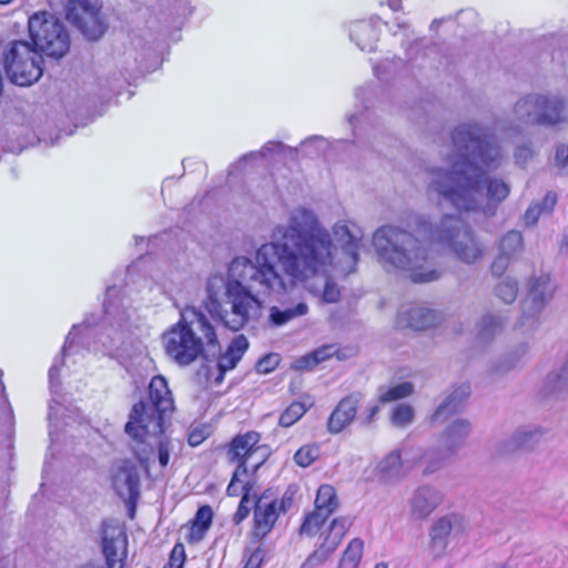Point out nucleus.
I'll return each instance as SVG.
<instances>
[{
    "label": "nucleus",
    "mask_w": 568,
    "mask_h": 568,
    "mask_svg": "<svg viewBox=\"0 0 568 568\" xmlns=\"http://www.w3.org/2000/svg\"><path fill=\"white\" fill-rule=\"evenodd\" d=\"M363 237L352 221H337L331 233L313 210L293 207L253 258L236 256L226 276L209 277L206 308L225 327L240 331L258 316L263 298L287 293L315 275L354 273Z\"/></svg>",
    "instance_id": "1"
},
{
    "label": "nucleus",
    "mask_w": 568,
    "mask_h": 568,
    "mask_svg": "<svg viewBox=\"0 0 568 568\" xmlns=\"http://www.w3.org/2000/svg\"><path fill=\"white\" fill-rule=\"evenodd\" d=\"M442 154L447 166L428 170V192L458 211L494 215L510 189L503 180L489 178L505 158L489 129L476 121L457 125L450 133V149L443 150Z\"/></svg>",
    "instance_id": "2"
},
{
    "label": "nucleus",
    "mask_w": 568,
    "mask_h": 568,
    "mask_svg": "<svg viewBox=\"0 0 568 568\" xmlns=\"http://www.w3.org/2000/svg\"><path fill=\"white\" fill-rule=\"evenodd\" d=\"M165 354L180 366H189L197 358L206 361L219 356L216 375L209 377L214 385H220L226 372L235 368L248 348L244 335L235 336L226 351L221 354V345L214 325L206 315L195 307H186L181 318L162 335Z\"/></svg>",
    "instance_id": "3"
},
{
    "label": "nucleus",
    "mask_w": 568,
    "mask_h": 568,
    "mask_svg": "<svg viewBox=\"0 0 568 568\" xmlns=\"http://www.w3.org/2000/svg\"><path fill=\"white\" fill-rule=\"evenodd\" d=\"M373 246L385 267L404 272L414 283H429L440 277L428 247L398 226L385 225L376 230Z\"/></svg>",
    "instance_id": "4"
},
{
    "label": "nucleus",
    "mask_w": 568,
    "mask_h": 568,
    "mask_svg": "<svg viewBox=\"0 0 568 568\" xmlns=\"http://www.w3.org/2000/svg\"><path fill=\"white\" fill-rule=\"evenodd\" d=\"M173 408V397L166 379L161 375L153 377L149 384L148 400L133 405L125 424V433L139 444L151 445V439L163 433L165 415Z\"/></svg>",
    "instance_id": "5"
},
{
    "label": "nucleus",
    "mask_w": 568,
    "mask_h": 568,
    "mask_svg": "<svg viewBox=\"0 0 568 568\" xmlns=\"http://www.w3.org/2000/svg\"><path fill=\"white\" fill-rule=\"evenodd\" d=\"M513 114L524 124L561 128L568 124V101L559 94L530 93L516 101Z\"/></svg>",
    "instance_id": "6"
},
{
    "label": "nucleus",
    "mask_w": 568,
    "mask_h": 568,
    "mask_svg": "<svg viewBox=\"0 0 568 568\" xmlns=\"http://www.w3.org/2000/svg\"><path fill=\"white\" fill-rule=\"evenodd\" d=\"M429 240L446 245L463 263L474 264L483 258L485 245L458 216L447 215L429 231Z\"/></svg>",
    "instance_id": "7"
},
{
    "label": "nucleus",
    "mask_w": 568,
    "mask_h": 568,
    "mask_svg": "<svg viewBox=\"0 0 568 568\" xmlns=\"http://www.w3.org/2000/svg\"><path fill=\"white\" fill-rule=\"evenodd\" d=\"M29 32L36 48L48 57L61 58L69 51L70 40L65 27L50 12L39 11L31 16Z\"/></svg>",
    "instance_id": "8"
},
{
    "label": "nucleus",
    "mask_w": 568,
    "mask_h": 568,
    "mask_svg": "<svg viewBox=\"0 0 568 568\" xmlns=\"http://www.w3.org/2000/svg\"><path fill=\"white\" fill-rule=\"evenodd\" d=\"M42 55L26 41H16L4 57L6 72L20 87L37 82L42 73Z\"/></svg>",
    "instance_id": "9"
},
{
    "label": "nucleus",
    "mask_w": 568,
    "mask_h": 568,
    "mask_svg": "<svg viewBox=\"0 0 568 568\" xmlns=\"http://www.w3.org/2000/svg\"><path fill=\"white\" fill-rule=\"evenodd\" d=\"M420 458L422 453L413 444L403 442L378 462L375 475L382 483L399 480Z\"/></svg>",
    "instance_id": "10"
},
{
    "label": "nucleus",
    "mask_w": 568,
    "mask_h": 568,
    "mask_svg": "<svg viewBox=\"0 0 568 568\" xmlns=\"http://www.w3.org/2000/svg\"><path fill=\"white\" fill-rule=\"evenodd\" d=\"M67 19L89 40L100 39L106 30L101 7L90 0H70L67 6Z\"/></svg>",
    "instance_id": "11"
},
{
    "label": "nucleus",
    "mask_w": 568,
    "mask_h": 568,
    "mask_svg": "<svg viewBox=\"0 0 568 568\" xmlns=\"http://www.w3.org/2000/svg\"><path fill=\"white\" fill-rule=\"evenodd\" d=\"M470 429L469 420L464 418L454 419L440 434L436 452H427L426 458L430 465L426 468V473L435 471L447 457L456 454L468 437Z\"/></svg>",
    "instance_id": "12"
},
{
    "label": "nucleus",
    "mask_w": 568,
    "mask_h": 568,
    "mask_svg": "<svg viewBox=\"0 0 568 568\" xmlns=\"http://www.w3.org/2000/svg\"><path fill=\"white\" fill-rule=\"evenodd\" d=\"M555 285L547 274L531 277L527 296L520 305V324L532 326L542 313L547 303L552 298Z\"/></svg>",
    "instance_id": "13"
},
{
    "label": "nucleus",
    "mask_w": 568,
    "mask_h": 568,
    "mask_svg": "<svg viewBox=\"0 0 568 568\" xmlns=\"http://www.w3.org/2000/svg\"><path fill=\"white\" fill-rule=\"evenodd\" d=\"M285 511L283 500L268 499L265 496L255 501L251 539L261 542L274 528L280 514Z\"/></svg>",
    "instance_id": "14"
},
{
    "label": "nucleus",
    "mask_w": 568,
    "mask_h": 568,
    "mask_svg": "<svg viewBox=\"0 0 568 568\" xmlns=\"http://www.w3.org/2000/svg\"><path fill=\"white\" fill-rule=\"evenodd\" d=\"M102 551L108 568H123L128 555V538L120 525L103 523Z\"/></svg>",
    "instance_id": "15"
},
{
    "label": "nucleus",
    "mask_w": 568,
    "mask_h": 568,
    "mask_svg": "<svg viewBox=\"0 0 568 568\" xmlns=\"http://www.w3.org/2000/svg\"><path fill=\"white\" fill-rule=\"evenodd\" d=\"M351 525L352 520L348 517L335 518L331 523L328 534L325 536L323 542L306 558L303 567L313 568L326 562L341 545Z\"/></svg>",
    "instance_id": "16"
},
{
    "label": "nucleus",
    "mask_w": 568,
    "mask_h": 568,
    "mask_svg": "<svg viewBox=\"0 0 568 568\" xmlns=\"http://www.w3.org/2000/svg\"><path fill=\"white\" fill-rule=\"evenodd\" d=\"M444 494L429 485L419 486L412 494L408 505L409 514L414 519H426L443 503Z\"/></svg>",
    "instance_id": "17"
},
{
    "label": "nucleus",
    "mask_w": 568,
    "mask_h": 568,
    "mask_svg": "<svg viewBox=\"0 0 568 568\" xmlns=\"http://www.w3.org/2000/svg\"><path fill=\"white\" fill-rule=\"evenodd\" d=\"M468 529V521L458 514H450L437 519L430 527L429 537L433 548L444 550L449 536L463 535Z\"/></svg>",
    "instance_id": "18"
},
{
    "label": "nucleus",
    "mask_w": 568,
    "mask_h": 568,
    "mask_svg": "<svg viewBox=\"0 0 568 568\" xmlns=\"http://www.w3.org/2000/svg\"><path fill=\"white\" fill-rule=\"evenodd\" d=\"M260 438L261 435L256 432L235 436L227 448L230 462L244 465L247 468L251 458L263 448L258 446Z\"/></svg>",
    "instance_id": "19"
},
{
    "label": "nucleus",
    "mask_w": 568,
    "mask_h": 568,
    "mask_svg": "<svg viewBox=\"0 0 568 568\" xmlns=\"http://www.w3.org/2000/svg\"><path fill=\"white\" fill-rule=\"evenodd\" d=\"M361 400L359 393L344 397L328 417L327 432L331 434L343 432L355 418Z\"/></svg>",
    "instance_id": "20"
},
{
    "label": "nucleus",
    "mask_w": 568,
    "mask_h": 568,
    "mask_svg": "<svg viewBox=\"0 0 568 568\" xmlns=\"http://www.w3.org/2000/svg\"><path fill=\"white\" fill-rule=\"evenodd\" d=\"M112 485L118 495L133 499L139 494L138 468L128 460L121 462L114 469Z\"/></svg>",
    "instance_id": "21"
},
{
    "label": "nucleus",
    "mask_w": 568,
    "mask_h": 568,
    "mask_svg": "<svg viewBox=\"0 0 568 568\" xmlns=\"http://www.w3.org/2000/svg\"><path fill=\"white\" fill-rule=\"evenodd\" d=\"M439 322L437 312L425 307H412L402 312L398 316V324L410 327L415 331L427 329Z\"/></svg>",
    "instance_id": "22"
},
{
    "label": "nucleus",
    "mask_w": 568,
    "mask_h": 568,
    "mask_svg": "<svg viewBox=\"0 0 568 568\" xmlns=\"http://www.w3.org/2000/svg\"><path fill=\"white\" fill-rule=\"evenodd\" d=\"M542 432L538 427L523 426L517 428L508 438L500 445L501 454H510L519 448L530 444L536 438L540 437Z\"/></svg>",
    "instance_id": "23"
},
{
    "label": "nucleus",
    "mask_w": 568,
    "mask_h": 568,
    "mask_svg": "<svg viewBox=\"0 0 568 568\" xmlns=\"http://www.w3.org/2000/svg\"><path fill=\"white\" fill-rule=\"evenodd\" d=\"M160 435H156L153 439H151V445L148 443L139 444L134 440V453L140 463H145L149 459V455L153 452V447L156 445L158 447V457L159 463L162 467H165L169 464L170 455L172 452V443L169 440H160Z\"/></svg>",
    "instance_id": "24"
},
{
    "label": "nucleus",
    "mask_w": 568,
    "mask_h": 568,
    "mask_svg": "<svg viewBox=\"0 0 568 568\" xmlns=\"http://www.w3.org/2000/svg\"><path fill=\"white\" fill-rule=\"evenodd\" d=\"M470 394V387L467 384L455 387L446 399L437 407L432 416V420L438 422L446 415L457 412Z\"/></svg>",
    "instance_id": "25"
},
{
    "label": "nucleus",
    "mask_w": 568,
    "mask_h": 568,
    "mask_svg": "<svg viewBox=\"0 0 568 568\" xmlns=\"http://www.w3.org/2000/svg\"><path fill=\"white\" fill-rule=\"evenodd\" d=\"M308 306L303 300H298L290 305L283 304L281 307L273 306L270 310V321L276 326L285 325L294 318L306 315Z\"/></svg>",
    "instance_id": "26"
},
{
    "label": "nucleus",
    "mask_w": 568,
    "mask_h": 568,
    "mask_svg": "<svg viewBox=\"0 0 568 568\" xmlns=\"http://www.w3.org/2000/svg\"><path fill=\"white\" fill-rule=\"evenodd\" d=\"M351 39L356 42L363 51H372L377 41V32L372 22L359 21L351 28Z\"/></svg>",
    "instance_id": "27"
},
{
    "label": "nucleus",
    "mask_w": 568,
    "mask_h": 568,
    "mask_svg": "<svg viewBox=\"0 0 568 568\" xmlns=\"http://www.w3.org/2000/svg\"><path fill=\"white\" fill-rule=\"evenodd\" d=\"M529 352V345L526 342L515 345L495 366L496 374H505L518 368Z\"/></svg>",
    "instance_id": "28"
},
{
    "label": "nucleus",
    "mask_w": 568,
    "mask_h": 568,
    "mask_svg": "<svg viewBox=\"0 0 568 568\" xmlns=\"http://www.w3.org/2000/svg\"><path fill=\"white\" fill-rule=\"evenodd\" d=\"M213 519V510L209 505H204L199 508L195 514V517L192 521V526L190 529L189 540L191 542L201 541L207 530L211 527Z\"/></svg>",
    "instance_id": "29"
},
{
    "label": "nucleus",
    "mask_w": 568,
    "mask_h": 568,
    "mask_svg": "<svg viewBox=\"0 0 568 568\" xmlns=\"http://www.w3.org/2000/svg\"><path fill=\"white\" fill-rule=\"evenodd\" d=\"M119 325L121 326L120 331L110 328L102 339V344L111 353L123 349L126 343L131 339V332L129 331V327L122 323V317L120 318Z\"/></svg>",
    "instance_id": "30"
},
{
    "label": "nucleus",
    "mask_w": 568,
    "mask_h": 568,
    "mask_svg": "<svg viewBox=\"0 0 568 568\" xmlns=\"http://www.w3.org/2000/svg\"><path fill=\"white\" fill-rule=\"evenodd\" d=\"M332 276H342L341 274H336V273H329L327 275H315V277H321L323 278V287L320 288V287H310V291L321 297V300L325 303H336L338 302L339 297H341V291H339V287L337 286V284L335 282H333L331 280ZM313 280V277H312ZM311 281V278L308 280Z\"/></svg>",
    "instance_id": "31"
},
{
    "label": "nucleus",
    "mask_w": 568,
    "mask_h": 568,
    "mask_svg": "<svg viewBox=\"0 0 568 568\" xmlns=\"http://www.w3.org/2000/svg\"><path fill=\"white\" fill-rule=\"evenodd\" d=\"M414 393V385L410 382H403L394 386H381L378 388V402L386 404L410 396Z\"/></svg>",
    "instance_id": "32"
},
{
    "label": "nucleus",
    "mask_w": 568,
    "mask_h": 568,
    "mask_svg": "<svg viewBox=\"0 0 568 568\" xmlns=\"http://www.w3.org/2000/svg\"><path fill=\"white\" fill-rule=\"evenodd\" d=\"M337 507L338 501L334 487L331 485L320 486L315 498V509L331 516Z\"/></svg>",
    "instance_id": "33"
},
{
    "label": "nucleus",
    "mask_w": 568,
    "mask_h": 568,
    "mask_svg": "<svg viewBox=\"0 0 568 568\" xmlns=\"http://www.w3.org/2000/svg\"><path fill=\"white\" fill-rule=\"evenodd\" d=\"M312 406L311 399L293 402L280 416L278 424L283 427L294 425Z\"/></svg>",
    "instance_id": "34"
},
{
    "label": "nucleus",
    "mask_w": 568,
    "mask_h": 568,
    "mask_svg": "<svg viewBox=\"0 0 568 568\" xmlns=\"http://www.w3.org/2000/svg\"><path fill=\"white\" fill-rule=\"evenodd\" d=\"M363 551L364 541L359 538L352 539L343 552L338 568H358Z\"/></svg>",
    "instance_id": "35"
},
{
    "label": "nucleus",
    "mask_w": 568,
    "mask_h": 568,
    "mask_svg": "<svg viewBox=\"0 0 568 568\" xmlns=\"http://www.w3.org/2000/svg\"><path fill=\"white\" fill-rule=\"evenodd\" d=\"M556 202H557V195L555 193L548 192L545 195L541 204H539V203L531 204L527 209L525 216H524L526 225H528V226L535 225L537 223L540 214L542 212H550L554 209V206L556 205Z\"/></svg>",
    "instance_id": "36"
},
{
    "label": "nucleus",
    "mask_w": 568,
    "mask_h": 568,
    "mask_svg": "<svg viewBox=\"0 0 568 568\" xmlns=\"http://www.w3.org/2000/svg\"><path fill=\"white\" fill-rule=\"evenodd\" d=\"M335 354H336V348L334 345L322 346V347L315 349L314 352H312L311 354L302 357L297 362L298 368L312 369L320 363H322L328 358H332Z\"/></svg>",
    "instance_id": "37"
},
{
    "label": "nucleus",
    "mask_w": 568,
    "mask_h": 568,
    "mask_svg": "<svg viewBox=\"0 0 568 568\" xmlns=\"http://www.w3.org/2000/svg\"><path fill=\"white\" fill-rule=\"evenodd\" d=\"M328 517L329 515L314 509V511L305 516L298 529V534L301 536L314 537Z\"/></svg>",
    "instance_id": "38"
},
{
    "label": "nucleus",
    "mask_w": 568,
    "mask_h": 568,
    "mask_svg": "<svg viewBox=\"0 0 568 568\" xmlns=\"http://www.w3.org/2000/svg\"><path fill=\"white\" fill-rule=\"evenodd\" d=\"M523 248V236L518 231H509L499 242V250L503 255L511 257Z\"/></svg>",
    "instance_id": "39"
},
{
    "label": "nucleus",
    "mask_w": 568,
    "mask_h": 568,
    "mask_svg": "<svg viewBox=\"0 0 568 568\" xmlns=\"http://www.w3.org/2000/svg\"><path fill=\"white\" fill-rule=\"evenodd\" d=\"M501 321L499 317L491 314H486L481 317L478 324V337L483 342H487L495 336V334L499 331Z\"/></svg>",
    "instance_id": "40"
},
{
    "label": "nucleus",
    "mask_w": 568,
    "mask_h": 568,
    "mask_svg": "<svg viewBox=\"0 0 568 568\" xmlns=\"http://www.w3.org/2000/svg\"><path fill=\"white\" fill-rule=\"evenodd\" d=\"M496 296L506 304H511L518 294V283L511 277H505L495 287Z\"/></svg>",
    "instance_id": "41"
},
{
    "label": "nucleus",
    "mask_w": 568,
    "mask_h": 568,
    "mask_svg": "<svg viewBox=\"0 0 568 568\" xmlns=\"http://www.w3.org/2000/svg\"><path fill=\"white\" fill-rule=\"evenodd\" d=\"M415 412L408 404H399L392 410L390 420L396 427H407L414 422Z\"/></svg>",
    "instance_id": "42"
},
{
    "label": "nucleus",
    "mask_w": 568,
    "mask_h": 568,
    "mask_svg": "<svg viewBox=\"0 0 568 568\" xmlns=\"http://www.w3.org/2000/svg\"><path fill=\"white\" fill-rule=\"evenodd\" d=\"M247 470L248 469L244 467V465H237L236 469L234 470L232 480L226 488L229 496H237L241 493H245L243 486L245 484L250 486L248 481L245 480L247 477Z\"/></svg>",
    "instance_id": "43"
},
{
    "label": "nucleus",
    "mask_w": 568,
    "mask_h": 568,
    "mask_svg": "<svg viewBox=\"0 0 568 568\" xmlns=\"http://www.w3.org/2000/svg\"><path fill=\"white\" fill-rule=\"evenodd\" d=\"M318 457V447L304 445L294 455L295 463L301 467L310 466Z\"/></svg>",
    "instance_id": "44"
},
{
    "label": "nucleus",
    "mask_w": 568,
    "mask_h": 568,
    "mask_svg": "<svg viewBox=\"0 0 568 568\" xmlns=\"http://www.w3.org/2000/svg\"><path fill=\"white\" fill-rule=\"evenodd\" d=\"M243 489L245 490V493L242 496V499L240 501L237 510H236V513L234 514V517H233V520H234V523L236 525L242 523L244 519H246L247 516L250 515V511H251V507L247 505L250 503V499H251L250 498L251 486L245 484L243 486Z\"/></svg>",
    "instance_id": "45"
},
{
    "label": "nucleus",
    "mask_w": 568,
    "mask_h": 568,
    "mask_svg": "<svg viewBox=\"0 0 568 568\" xmlns=\"http://www.w3.org/2000/svg\"><path fill=\"white\" fill-rule=\"evenodd\" d=\"M184 560V546L182 544H176L171 551L169 562L163 568H183Z\"/></svg>",
    "instance_id": "46"
},
{
    "label": "nucleus",
    "mask_w": 568,
    "mask_h": 568,
    "mask_svg": "<svg viewBox=\"0 0 568 568\" xmlns=\"http://www.w3.org/2000/svg\"><path fill=\"white\" fill-rule=\"evenodd\" d=\"M280 364L277 354H268L257 362L256 368L260 373L267 374L274 371Z\"/></svg>",
    "instance_id": "47"
},
{
    "label": "nucleus",
    "mask_w": 568,
    "mask_h": 568,
    "mask_svg": "<svg viewBox=\"0 0 568 568\" xmlns=\"http://www.w3.org/2000/svg\"><path fill=\"white\" fill-rule=\"evenodd\" d=\"M555 160L562 173L568 174V145L561 144L556 149Z\"/></svg>",
    "instance_id": "48"
},
{
    "label": "nucleus",
    "mask_w": 568,
    "mask_h": 568,
    "mask_svg": "<svg viewBox=\"0 0 568 568\" xmlns=\"http://www.w3.org/2000/svg\"><path fill=\"white\" fill-rule=\"evenodd\" d=\"M510 258L507 255L499 254L491 264V273L495 276H500L507 270Z\"/></svg>",
    "instance_id": "49"
},
{
    "label": "nucleus",
    "mask_w": 568,
    "mask_h": 568,
    "mask_svg": "<svg viewBox=\"0 0 568 568\" xmlns=\"http://www.w3.org/2000/svg\"><path fill=\"white\" fill-rule=\"evenodd\" d=\"M532 156H534V150L530 144L520 145L515 151V159L520 164H525Z\"/></svg>",
    "instance_id": "50"
},
{
    "label": "nucleus",
    "mask_w": 568,
    "mask_h": 568,
    "mask_svg": "<svg viewBox=\"0 0 568 568\" xmlns=\"http://www.w3.org/2000/svg\"><path fill=\"white\" fill-rule=\"evenodd\" d=\"M205 437H206V435H205V433L203 430L194 429L189 435V444L192 447H196V446L201 445L204 442Z\"/></svg>",
    "instance_id": "51"
},
{
    "label": "nucleus",
    "mask_w": 568,
    "mask_h": 568,
    "mask_svg": "<svg viewBox=\"0 0 568 568\" xmlns=\"http://www.w3.org/2000/svg\"><path fill=\"white\" fill-rule=\"evenodd\" d=\"M262 561V550L260 548L255 549L251 555L248 561L243 568H260Z\"/></svg>",
    "instance_id": "52"
},
{
    "label": "nucleus",
    "mask_w": 568,
    "mask_h": 568,
    "mask_svg": "<svg viewBox=\"0 0 568 568\" xmlns=\"http://www.w3.org/2000/svg\"><path fill=\"white\" fill-rule=\"evenodd\" d=\"M378 412H379V407L377 405L372 406L368 410V415H367L365 422L367 424L372 423L374 420L375 416L378 414Z\"/></svg>",
    "instance_id": "53"
},
{
    "label": "nucleus",
    "mask_w": 568,
    "mask_h": 568,
    "mask_svg": "<svg viewBox=\"0 0 568 568\" xmlns=\"http://www.w3.org/2000/svg\"><path fill=\"white\" fill-rule=\"evenodd\" d=\"M280 148V144L278 143H274V142H270L267 143L264 148H263V151L261 152L262 155L265 154L266 151H273L275 149Z\"/></svg>",
    "instance_id": "54"
},
{
    "label": "nucleus",
    "mask_w": 568,
    "mask_h": 568,
    "mask_svg": "<svg viewBox=\"0 0 568 568\" xmlns=\"http://www.w3.org/2000/svg\"><path fill=\"white\" fill-rule=\"evenodd\" d=\"M77 329H78V327L73 326L72 331L69 333V335L67 337L65 344H69V345L72 344L73 336L75 335Z\"/></svg>",
    "instance_id": "55"
},
{
    "label": "nucleus",
    "mask_w": 568,
    "mask_h": 568,
    "mask_svg": "<svg viewBox=\"0 0 568 568\" xmlns=\"http://www.w3.org/2000/svg\"><path fill=\"white\" fill-rule=\"evenodd\" d=\"M57 374H58V368L55 365H52L51 368L49 369L50 379L52 381Z\"/></svg>",
    "instance_id": "56"
},
{
    "label": "nucleus",
    "mask_w": 568,
    "mask_h": 568,
    "mask_svg": "<svg viewBox=\"0 0 568 568\" xmlns=\"http://www.w3.org/2000/svg\"><path fill=\"white\" fill-rule=\"evenodd\" d=\"M79 568H103L102 566L100 565H94V564H87V565H83Z\"/></svg>",
    "instance_id": "57"
},
{
    "label": "nucleus",
    "mask_w": 568,
    "mask_h": 568,
    "mask_svg": "<svg viewBox=\"0 0 568 568\" xmlns=\"http://www.w3.org/2000/svg\"><path fill=\"white\" fill-rule=\"evenodd\" d=\"M256 156H257V153H250V154L244 155V156L241 159V161H245V160H246V159H248V158H256Z\"/></svg>",
    "instance_id": "58"
},
{
    "label": "nucleus",
    "mask_w": 568,
    "mask_h": 568,
    "mask_svg": "<svg viewBox=\"0 0 568 568\" xmlns=\"http://www.w3.org/2000/svg\"><path fill=\"white\" fill-rule=\"evenodd\" d=\"M263 460H264V459H262V460H260V462H256V463L252 464V465H251V466H252V468H253L254 470H256V469L261 466V464L263 463Z\"/></svg>",
    "instance_id": "59"
},
{
    "label": "nucleus",
    "mask_w": 568,
    "mask_h": 568,
    "mask_svg": "<svg viewBox=\"0 0 568 568\" xmlns=\"http://www.w3.org/2000/svg\"><path fill=\"white\" fill-rule=\"evenodd\" d=\"M375 568H388V566L385 562H378Z\"/></svg>",
    "instance_id": "60"
},
{
    "label": "nucleus",
    "mask_w": 568,
    "mask_h": 568,
    "mask_svg": "<svg viewBox=\"0 0 568 568\" xmlns=\"http://www.w3.org/2000/svg\"><path fill=\"white\" fill-rule=\"evenodd\" d=\"M105 312H106L108 314H111V315H113V314H114V312L111 310V306H110V305H106V306H105Z\"/></svg>",
    "instance_id": "61"
},
{
    "label": "nucleus",
    "mask_w": 568,
    "mask_h": 568,
    "mask_svg": "<svg viewBox=\"0 0 568 568\" xmlns=\"http://www.w3.org/2000/svg\"><path fill=\"white\" fill-rule=\"evenodd\" d=\"M390 7H392L394 10H397V9H398V6H397V2H396V1H392V2H390Z\"/></svg>",
    "instance_id": "62"
},
{
    "label": "nucleus",
    "mask_w": 568,
    "mask_h": 568,
    "mask_svg": "<svg viewBox=\"0 0 568 568\" xmlns=\"http://www.w3.org/2000/svg\"><path fill=\"white\" fill-rule=\"evenodd\" d=\"M13 0H0V4H9L11 3Z\"/></svg>",
    "instance_id": "63"
},
{
    "label": "nucleus",
    "mask_w": 568,
    "mask_h": 568,
    "mask_svg": "<svg viewBox=\"0 0 568 568\" xmlns=\"http://www.w3.org/2000/svg\"><path fill=\"white\" fill-rule=\"evenodd\" d=\"M353 120H354V115H351V116L348 118V121H349V123H351V124H353Z\"/></svg>",
    "instance_id": "64"
}]
</instances>
